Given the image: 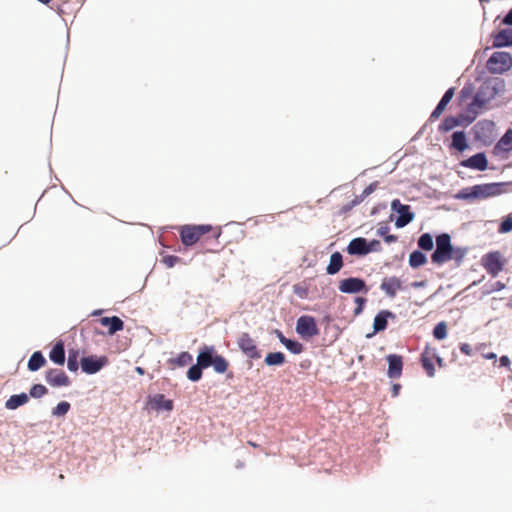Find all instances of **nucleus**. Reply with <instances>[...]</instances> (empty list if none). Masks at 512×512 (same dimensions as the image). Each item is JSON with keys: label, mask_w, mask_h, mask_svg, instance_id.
<instances>
[{"label": "nucleus", "mask_w": 512, "mask_h": 512, "mask_svg": "<svg viewBox=\"0 0 512 512\" xmlns=\"http://www.w3.org/2000/svg\"><path fill=\"white\" fill-rule=\"evenodd\" d=\"M512 67V57L508 52H494L487 61L491 73L501 74Z\"/></svg>", "instance_id": "obj_7"}, {"label": "nucleus", "mask_w": 512, "mask_h": 512, "mask_svg": "<svg viewBox=\"0 0 512 512\" xmlns=\"http://www.w3.org/2000/svg\"><path fill=\"white\" fill-rule=\"evenodd\" d=\"M380 289L387 297L393 299L398 291L403 290V282L396 276L385 277L380 284Z\"/></svg>", "instance_id": "obj_15"}, {"label": "nucleus", "mask_w": 512, "mask_h": 512, "mask_svg": "<svg viewBox=\"0 0 512 512\" xmlns=\"http://www.w3.org/2000/svg\"><path fill=\"white\" fill-rule=\"evenodd\" d=\"M418 246L425 251H430L433 248L432 236L429 233L422 234L418 239Z\"/></svg>", "instance_id": "obj_36"}, {"label": "nucleus", "mask_w": 512, "mask_h": 512, "mask_svg": "<svg viewBox=\"0 0 512 512\" xmlns=\"http://www.w3.org/2000/svg\"><path fill=\"white\" fill-rule=\"evenodd\" d=\"M388 377L391 379L399 378L402 374L403 361L400 355L391 354L387 356Z\"/></svg>", "instance_id": "obj_18"}, {"label": "nucleus", "mask_w": 512, "mask_h": 512, "mask_svg": "<svg viewBox=\"0 0 512 512\" xmlns=\"http://www.w3.org/2000/svg\"><path fill=\"white\" fill-rule=\"evenodd\" d=\"M510 231H512V217H507L500 224L499 232H501V233H508Z\"/></svg>", "instance_id": "obj_42"}, {"label": "nucleus", "mask_w": 512, "mask_h": 512, "mask_svg": "<svg viewBox=\"0 0 512 512\" xmlns=\"http://www.w3.org/2000/svg\"><path fill=\"white\" fill-rule=\"evenodd\" d=\"M49 358L51 361L58 365H63L65 362V349L63 342H57L49 353Z\"/></svg>", "instance_id": "obj_25"}, {"label": "nucleus", "mask_w": 512, "mask_h": 512, "mask_svg": "<svg viewBox=\"0 0 512 512\" xmlns=\"http://www.w3.org/2000/svg\"><path fill=\"white\" fill-rule=\"evenodd\" d=\"M452 147L460 152L464 151L468 147L466 135L463 131H457L453 133Z\"/></svg>", "instance_id": "obj_28"}, {"label": "nucleus", "mask_w": 512, "mask_h": 512, "mask_svg": "<svg viewBox=\"0 0 512 512\" xmlns=\"http://www.w3.org/2000/svg\"><path fill=\"white\" fill-rule=\"evenodd\" d=\"M389 318L394 319L395 314L389 310H381L374 318V332H380L385 330L387 328Z\"/></svg>", "instance_id": "obj_20"}, {"label": "nucleus", "mask_w": 512, "mask_h": 512, "mask_svg": "<svg viewBox=\"0 0 512 512\" xmlns=\"http://www.w3.org/2000/svg\"><path fill=\"white\" fill-rule=\"evenodd\" d=\"M497 147L509 151L512 149V130H508L497 143Z\"/></svg>", "instance_id": "obj_33"}, {"label": "nucleus", "mask_w": 512, "mask_h": 512, "mask_svg": "<svg viewBox=\"0 0 512 512\" xmlns=\"http://www.w3.org/2000/svg\"><path fill=\"white\" fill-rule=\"evenodd\" d=\"M421 364L429 377L435 375L434 361L441 367L443 359L437 354L436 348L426 346L421 353Z\"/></svg>", "instance_id": "obj_8"}, {"label": "nucleus", "mask_w": 512, "mask_h": 512, "mask_svg": "<svg viewBox=\"0 0 512 512\" xmlns=\"http://www.w3.org/2000/svg\"><path fill=\"white\" fill-rule=\"evenodd\" d=\"M460 351L463 354L470 356L472 354V347L468 343H462L460 345Z\"/></svg>", "instance_id": "obj_46"}, {"label": "nucleus", "mask_w": 512, "mask_h": 512, "mask_svg": "<svg viewBox=\"0 0 512 512\" xmlns=\"http://www.w3.org/2000/svg\"><path fill=\"white\" fill-rule=\"evenodd\" d=\"M179 257L177 256H174V255H167L165 257H163L162 259V263L167 267V268H172L176 263L179 262Z\"/></svg>", "instance_id": "obj_43"}, {"label": "nucleus", "mask_w": 512, "mask_h": 512, "mask_svg": "<svg viewBox=\"0 0 512 512\" xmlns=\"http://www.w3.org/2000/svg\"><path fill=\"white\" fill-rule=\"evenodd\" d=\"M500 365L504 367H508L510 365V359L508 356H502L500 358Z\"/></svg>", "instance_id": "obj_49"}, {"label": "nucleus", "mask_w": 512, "mask_h": 512, "mask_svg": "<svg viewBox=\"0 0 512 512\" xmlns=\"http://www.w3.org/2000/svg\"><path fill=\"white\" fill-rule=\"evenodd\" d=\"M454 93H455V89L453 87L449 88L445 92V94L441 98L440 102L438 103V105L436 106L434 111L431 113V115H430L431 120H435L440 117V115L443 113V111L445 110V108L447 107V105L449 104L451 99L453 98Z\"/></svg>", "instance_id": "obj_21"}, {"label": "nucleus", "mask_w": 512, "mask_h": 512, "mask_svg": "<svg viewBox=\"0 0 512 512\" xmlns=\"http://www.w3.org/2000/svg\"><path fill=\"white\" fill-rule=\"evenodd\" d=\"M237 344L247 357L251 359H259L261 357L255 340L248 333H242L237 340Z\"/></svg>", "instance_id": "obj_11"}, {"label": "nucleus", "mask_w": 512, "mask_h": 512, "mask_svg": "<svg viewBox=\"0 0 512 512\" xmlns=\"http://www.w3.org/2000/svg\"><path fill=\"white\" fill-rule=\"evenodd\" d=\"M213 245H214V243L212 242V240H209V242L207 243V246L212 247Z\"/></svg>", "instance_id": "obj_57"}, {"label": "nucleus", "mask_w": 512, "mask_h": 512, "mask_svg": "<svg viewBox=\"0 0 512 512\" xmlns=\"http://www.w3.org/2000/svg\"><path fill=\"white\" fill-rule=\"evenodd\" d=\"M503 23L506 25L512 26V9L509 11V13L503 19Z\"/></svg>", "instance_id": "obj_48"}, {"label": "nucleus", "mask_w": 512, "mask_h": 512, "mask_svg": "<svg viewBox=\"0 0 512 512\" xmlns=\"http://www.w3.org/2000/svg\"><path fill=\"white\" fill-rule=\"evenodd\" d=\"M466 94V88H463L461 91V96L463 97Z\"/></svg>", "instance_id": "obj_58"}, {"label": "nucleus", "mask_w": 512, "mask_h": 512, "mask_svg": "<svg viewBox=\"0 0 512 512\" xmlns=\"http://www.w3.org/2000/svg\"><path fill=\"white\" fill-rule=\"evenodd\" d=\"M481 264L492 277H496L504 268L506 260L499 251H492L481 258Z\"/></svg>", "instance_id": "obj_6"}, {"label": "nucleus", "mask_w": 512, "mask_h": 512, "mask_svg": "<svg viewBox=\"0 0 512 512\" xmlns=\"http://www.w3.org/2000/svg\"><path fill=\"white\" fill-rule=\"evenodd\" d=\"M343 267V258L340 252H334L330 257V262L326 268L329 275L337 274Z\"/></svg>", "instance_id": "obj_26"}, {"label": "nucleus", "mask_w": 512, "mask_h": 512, "mask_svg": "<svg viewBox=\"0 0 512 512\" xmlns=\"http://www.w3.org/2000/svg\"><path fill=\"white\" fill-rule=\"evenodd\" d=\"M284 346L294 354H300L303 351V345L295 340L285 339Z\"/></svg>", "instance_id": "obj_38"}, {"label": "nucleus", "mask_w": 512, "mask_h": 512, "mask_svg": "<svg viewBox=\"0 0 512 512\" xmlns=\"http://www.w3.org/2000/svg\"><path fill=\"white\" fill-rule=\"evenodd\" d=\"M29 401V396L26 393H20L10 396L5 402V408L8 410H15L20 406L25 405Z\"/></svg>", "instance_id": "obj_24"}, {"label": "nucleus", "mask_w": 512, "mask_h": 512, "mask_svg": "<svg viewBox=\"0 0 512 512\" xmlns=\"http://www.w3.org/2000/svg\"><path fill=\"white\" fill-rule=\"evenodd\" d=\"M504 183L477 184L460 190L456 198L461 200H480L495 197L504 192Z\"/></svg>", "instance_id": "obj_3"}, {"label": "nucleus", "mask_w": 512, "mask_h": 512, "mask_svg": "<svg viewBox=\"0 0 512 512\" xmlns=\"http://www.w3.org/2000/svg\"><path fill=\"white\" fill-rule=\"evenodd\" d=\"M78 357H79L78 350H69L67 367L72 372H76L78 370V367H79Z\"/></svg>", "instance_id": "obj_34"}, {"label": "nucleus", "mask_w": 512, "mask_h": 512, "mask_svg": "<svg viewBox=\"0 0 512 512\" xmlns=\"http://www.w3.org/2000/svg\"><path fill=\"white\" fill-rule=\"evenodd\" d=\"M369 246L374 247L376 251L380 247V242L378 240H373L370 243H368Z\"/></svg>", "instance_id": "obj_51"}, {"label": "nucleus", "mask_w": 512, "mask_h": 512, "mask_svg": "<svg viewBox=\"0 0 512 512\" xmlns=\"http://www.w3.org/2000/svg\"><path fill=\"white\" fill-rule=\"evenodd\" d=\"M278 338H279L280 342L284 345V341L287 338L279 331H278Z\"/></svg>", "instance_id": "obj_54"}, {"label": "nucleus", "mask_w": 512, "mask_h": 512, "mask_svg": "<svg viewBox=\"0 0 512 512\" xmlns=\"http://www.w3.org/2000/svg\"><path fill=\"white\" fill-rule=\"evenodd\" d=\"M193 361V357L189 352H181L177 358L171 359L170 362L179 366L184 367L191 364Z\"/></svg>", "instance_id": "obj_32"}, {"label": "nucleus", "mask_w": 512, "mask_h": 512, "mask_svg": "<svg viewBox=\"0 0 512 512\" xmlns=\"http://www.w3.org/2000/svg\"><path fill=\"white\" fill-rule=\"evenodd\" d=\"M285 355L282 352L268 353L265 357V364L268 366H280L285 363Z\"/></svg>", "instance_id": "obj_29"}, {"label": "nucleus", "mask_w": 512, "mask_h": 512, "mask_svg": "<svg viewBox=\"0 0 512 512\" xmlns=\"http://www.w3.org/2000/svg\"><path fill=\"white\" fill-rule=\"evenodd\" d=\"M400 388H401L400 384H394L393 385V387H392V395L394 397H396L399 394Z\"/></svg>", "instance_id": "obj_50"}, {"label": "nucleus", "mask_w": 512, "mask_h": 512, "mask_svg": "<svg viewBox=\"0 0 512 512\" xmlns=\"http://www.w3.org/2000/svg\"><path fill=\"white\" fill-rule=\"evenodd\" d=\"M496 354L491 352V353H488V354H484V358L486 359H490V360H495L496 359Z\"/></svg>", "instance_id": "obj_53"}, {"label": "nucleus", "mask_w": 512, "mask_h": 512, "mask_svg": "<svg viewBox=\"0 0 512 512\" xmlns=\"http://www.w3.org/2000/svg\"><path fill=\"white\" fill-rule=\"evenodd\" d=\"M468 252L467 248L453 247L449 256L450 260H455L457 263H461Z\"/></svg>", "instance_id": "obj_35"}, {"label": "nucleus", "mask_w": 512, "mask_h": 512, "mask_svg": "<svg viewBox=\"0 0 512 512\" xmlns=\"http://www.w3.org/2000/svg\"><path fill=\"white\" fill-rule=\"evenodd\" d=\"M338 289L342 293L354 294L359 292H368L366 283L361 278L350 277L339 282Z\"/></svg>", "instance_id": "obj_10"}, {"label": "nucleus", "mask_w": 512, "mask_h": 512, "mask_svg": "<svg viewBox=\"0 0 512 512\" xmlns=\"http://www.w3.org/2000/svg\"><path fill=\"white\" fill-rule=\"evenodd\" d=\"M372 251H376V249L374 247L369 246L367 240L362 237L352 239L347 246V252L350 255L363 256L367 255Z\"/></svg>", "instance_id": "obj_16"}, {"label": "nucleus", "mask_w": 512, "mask_h": 512, "mask_svg": "<svg viewBox=\"0 0 512 512\" xmlns=\"http://www.w3.org/2000/svg\"><path fill=\"white\" fill-rule=\"evenodd\" d=\"M496 94L497 89L495 85L490 82L483 83L479 87L473 101L469 104L468 111L472 114H478L492 99L495 98Z\"/></svg>", "instance_id": "obj_4"}, {"label": "nucleus", "mask_w": 512, "mask_h": 512, "mask_svg": "<svg viewBox=\"0 0 512 512\" xmlns=\"http://www.w3.org/2000/svg\"><path fill=\"white\" fill-rule=\"evenodd\" d=\"M221 233L220 227L211 225H183L179 228L183 245L189 247L200 242L204 253H217L222 249L219 242Z\"/></svg>", "instance_id": "obj_1"}, {"label": "nucleus", "mask_w": 512, "mask_h": 512, "mask_svg": "<svg viewBox=\"0 0 512 512\" xmlns=\"http://www.w3.org/2000/svg\"><path fill=\"white\" fill-rule=\"evenodd\" d=\"M427 262V258L424 253L420 251H413L409 255V265L413 268H418Z\"/></svg>", "instance_id": "obj_31"}, {"label": "nucleus", "mask_w": 512, "mask_h": 512, "mask_svg": "<svg viewBox=\"0 0 512 512\" xmlns=\"http://www.w3.org/2000/svg\"><path fill=\"white\" fill-rule=\"evenodd\" d=\"M433 336L438 340H442L447 336V326L445 322H440L434 327Z\"/></svg>", "instance_id": "obj_39"}, {"label": "nucleus", "mask_w": 512, "mask_h": 512, "mask_svg": "<svg viewBox=\"0 0 512 512\" xmlns=\"http://www.w3.org/2000/svg\"><path fill=\"white\" fill-rule=\"evenodd\" d=\"M389 228L388 227H382L378 230V234L381 235V236H384V240L386 243H394L397 241V236L396 235H390V234H387Z\"/></svg>", "instance_id": "obj_41"}, {"label": "nucleus", "mask_w": 512, "mask_h": 512, "mask_svg": "<svg viewBox=\"0 0 512 512\" xmlns=\"http://www.w3.org/2000/svg\"><path fill=\"white\" fill-rule=\"evenodd\" d=\"M461 166L484 171L487 169L488 161L484 153H477L470 158L461 161Z\"/></svg>", "instance_id": "obj_17"}, {"label": "nucleus", "mask_w": 512, "mask_h": 512, "mask_svg": "<svg viewBox=\"0 0 512 512\" xmlns=\"http://www.w3.org/2000/svg\"><path fill=\"white\" fill-rule=\"evenodd\" d=\"M46 359L40 351L34 352L27 364V367L30 371L34 372L45 366Z\"/></svg>", "instance_id": "obj_27"}, {"label": "nucleus", "mask_w": 512, "mask_h": 512, "mask_svg": "<svg viewBox=\"0 0 512 512\" xmlns=\"http://www.w3.org/2000/svg\"><path fill=\"white\" fill-rule=\"evenodd\" d=\"M462 123V116L459 117H446L440 124L439 130L442 132H448Z\"/></svg>", "instance_id": "obj_30"}, {"label": "nucleus", "mask_w": 512, "mask_h": 512, "mask_svg": "<svg viewBox=\"0 0 512 512\" xmlns=\"http://www.w3.org/2000/svg\"><path fill=\"white\" fill-rule=\"evenodd\" d=\"M391 207L393 210L399 213V216L395 222L397 228H402L413 220L414 213L410 211V207L408 205L401 204L400 200H393Z\"/></svg>", "instance_id": "obj_12"}, {"label": "nucleus", "mask_w": 512, "mask_h": 512, "mask_svg": "<svg viewBox=\"0 0 512 512\" xmlns=\"http://www.w3.org/2000/svg\"><path fill=\"white\" fill-rule=\"evenodd\" d=\"M296 332L302 338H312L317 336L319 334V329L314 317L308 315L301 316L296 323Z\"/></svg>", "instance_id": "obj_9"}, {"label": "nucleus", "mask_w": 512, "mask_h": 512, "mask_svg": "<svg viewBox=\"0 0 512 512\" xmlns=\"http://www.w3.org/2000/svg\"><path fill=\"white\" fill-rule=\"evenodd\" d=\"M512 45V29L506 28L500 30L493 37V46L494 47H506Z\"/></svg>", "instance_id": "obj_22"}, {"label": "nucleus", "mask_w": 512, "mask_h": 512, "mask_svg": "<svg viewBox=\"0 0 512 512\" xmlns=\"http://www.w3.org/2000/svg\"><path fill=\"white\" fill-rule=\"evenodd\" d=\"M136 371H137L139 374H143V373H144V370H143L141 367H137V368H136Z\"/></svg>", "instance_id": "obj_56"}, {"label": "nucleus", "mask_w": 512, "mask_h": 512, "mask_svg": "<svg viewBox=\"0 0 512 512\" xmlns=\"http://www.w3.org/2000/svg\"><path fill=\"white\" fill-rule=\"evenodd\" d=\"M425 285V282L424 281H416V282H413L411 283V286L414 287V288H419V287H423Z\"/></svg>", "instance_id": "obj_52"}, {"label": "nucleus", "mask_w": 512, "mask_h": 512, "mask_svg": "<svg viewBox=\"0 0 512 512\" xmlns=\"http://www.w3.org/2000/svg\"><path fill=\"white\" fill-rule=\"evenodd\" d=\"M108 359L105 356H87L81 359L82 371L86 374H95L100 371L106 364Z\"/></svg>", "instance_id": "obj_13"}, {"label": "nucleus", "mask_w": 512, "mask_h": 512, "mask_svg": "<svg viewBox=\"0 0 512 512\" xmlns=\"http://www.w3.org/2000/svg\"><path fill=\"white\" fill-rule=\"evenodd\" d=\"M45 380L52 387H65L71 383L67 374L63 370L56 368L46 371Z\"/></svg>", "instance_id": "obj_14"}, {"label": "nucleus", "mask_w": 512, "mask_h": 512, "mask_svg": "<svg viewBox=\"0 0 512 512\" xmlns=\"http://www.w3.org/2000/svg\"><path fill=\"white\" fill-rule=\"evenodd\" d=\"M504 288H505V284L502 283L501 281H497L493 284L492 291H500V290H503Z\"/></svg>", "instance_id": "obj_47"}, {"label": "nucleus", "mask_w": 512, "mask_h": 512, "mask_svg": "<svg viewBox=\"0 0 512 512\" xmlns=\"http://www.w3.org/2000/svg\"><path fill=\"white\" fill-rule=\"evenodd\" d=\"M355 303L357 304V307L354 310V314L359 315L363 311L364 305L366 303V299L363 297H356Z\"/></svg>", "instance_id": "obj_45"}, {"label": "nucleus", "mask_w": 512, "mask_h": 512, "mask_svg": "<svg viewBox=\"0 0 512 512\" xmlns=\"http://www.w3.org/2000/svg\"><path fill=\"white\" fill-rule=\"evenodd\" d=\"M247 443H248V445H250L253 448H258L259 447V445L257 443H255V442H253L251 440H249Z\"/></svg>", "instance_id": "obj_55"}, {"label": "nucleus", "mask_w": 512, "mask_h": 512, "mask_svg": "<svg viewBox=\"0 0 512 512\" xmlns=\"http://www.w3.org/2000/svg\"><path fill=\"white\" fill-rule=\"evenodd\" d=\"M453 245L451 237L447 233L440 234L436 237V249L431 255V260L437 265H442L449 261V256Z\"/></svg>", "instance_id": "obj_5"}, {"label": "nucleus", "mask_w": 512, "mask_h": 512, "mask_svg": "<svg viewBox=\"0 0 512 512\" xmlns=\"http://www.w3.org/2000/svg\"><path fill=\"white\" fill-rule=\"evenodd\" d=\"M293 292L300 298H306L308 295V289L301 286L300 284L293 285Z\"/></svg>", "instance_id": "obj_44"}, {"label": "nucleus", "mask_w": 512, "mask_h": 512, "mask_svg": "<svg viewBox=\"0 0 512 512\" xmlns=\"http://www.w3.org/2000/svg\"><path fill=\"white\" fill-rule=\"evenodd\" d=\"M212 366L219 374L225 373L229 368V362L222 355L217 354L214 346H203L197 356V363L189 368L187 377L196 382L202 377V369Z\"/></svg>", "instance_id": "obj_2"}, {"label": "nucleus", "mask_w": 512, "mask_h": 512, "mask_svg": "<svg viewBox=\"0 0 512 512\" xmlns=\"http://www.w3.org/2000/svg\"><path fill=\"white\" fill-rule=\"evenodd\" d=\"M70 410V403L67 401H62L57 404V406L53 409L52 414L54 416H64Z\"/></svg>", "instance_id": "obj_40"}, {"label": "nucleus", "mask_w": 512, "mask_h": 512, "mask_svg": "<svg viewBox=\"0 0 512 512\" xmlns=\"http://www.w3.org/2000/svg\"><path fill=\"white\" fill-rule=\"evenodd\" d=\"M100 323L108 328V333L111 335L121 331L124 327V322L117 316L103 317L100 319Z\"/></svg>", "instance_id": "obj_23"}, {"label": "nucleus", "mask_w": 512, "mask_h": 512, "mask_svg": "<svg viewBox=\"0 0 512 512\" xmlns=\"http://www.w3.org/2000/svg\"><path fill=\"white\" fill-rule=\"evenodd\" d=\"M47 393V388L42 384H34L29 390V395L33 398H41Z\"/></svg>", "instance_id": "obj_37"}, {"label": "nucleus", "mask_w": 512, "mask_h": 512, "mask_svg": "<svg viewBox=\"0 0 512 512\" xmlns=\"http://www.w3.org/2000/svg\"><path fill=\"white\" fill-rule=\"evenodd\" d=\"M149 404L152 409L159 411V410H166L171 411L173 409V401L170 399H166L163 394H156L153 397L149 399Z\"/></svg>", "instance_id": "obj_19"}]
</instances>
